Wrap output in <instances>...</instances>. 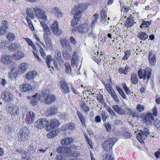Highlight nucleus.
<instances>
[{
	"mask_svg": "<svg viewBox=\"0 0 160 160\" xmlns=\"http://www.w3.org/2000/svg\"><path fill=\"white\" fill-rule=\"evenodd\" d=\"M70 148L66 146H60L57 149V151L58 152L62 154L68 153L70 152Z\"/></svg>",
	"mask_w": 160,
	"mask_h": 160,
	"instance_id": "19",
	"label": "nucleus"
},
{
	"mask_svg": "<svg viewBox=\"0 0 160 160\" xmlns=\"http://www.w3.org/2000/svg\"><path fill=\"white\" fill-rule=\"evenodd\" d=\"M32 88L31 85L28 83L21 84L20 86V90L22 92H26L30 91Z\"/></svg>",
	"mask_w": 160,
	"mask_h": 160,
	"instance_id": "16",
	"label": "nucleus"
},
{
	"mask_svg": "<svg viewBox=\"0 0 160 160\" xmlns=\"http://www.w3.org/2000/svg\"><path fill=\"white\" fill-rule=\"evenodd\" d=\"M68 51L66 49V50L63 51L62 52V55L65 59H68L71 57L70 55L68 52V51Z\"/></svg>",
	"mask_w": 160,
	"mask_h": 160,
	"instance_id": "43",
	"label": "nucleus"
},
{
	"mask_svg": "<svg viewBox=\"0 0 160 160\" xmlns=\"http://www.w3.org/2000/svg\"><path fill=\"white\" fill-rule=\"evenodd\" d=\"M152 70L150 68H146L143 70L139 69L138 71V75L140 79L148 80L150 77Z\"/></svg>",
	"mask_w": 160,
	"mask_h": 160,
	"instance_id": "2",
	"label": "nucleus"
},
{
	"mask_svg": "<svg viewBox=\"0 0 160 160\" xmlns=\"http://www.w3.org/2000/svg\"><path fill=\"white\" fill-rule=\"evenodd\" d=\"M55 131H53L52 132H49V134L48 133L47 135V136L48 138H52L54 137L56 135H54L55 133Z\"/></svg>",
	"mask_w": 160,
	"mask_h": 160,
	"instance_id": "63",
	"label": "nucleus"
},
{
	"mask_svg": "<svg viewBox=\"0 0 160 160\" xmlns=\"http://www.w3.org/2000/svg\"><path fill=\"white\" fill-rule=\"evenodd\" d=\"M107 18L106 13L105 10L103 9L101 11L100 18Z\"/></svg>",
	"mask_w": 160,
	"mask_h": 160,
	"instance_id": "60",
	"label": "nucleus"
},
{
	"mask_svg": "<svg viewBox=\"0 0 160 160\" xmlns=\"http://www.w3.org/2000/svg\"><path fill=\"white\" fill-rule=\"evenodd\" d=\"M51 33V32H44L43 34V38L44 40L45 44L48 48L51 49L52 48L53 46L52 41L50 38Z\"/></svg>",
	"mask_w": 160,
	"mask_h": 160,
	"instance_id": "7",
	"label": "nucleus"
},
{
	"mask_svg": "<svg viewBox=\"0 0 160 160\" xmlns=\"http://www.w3.org/2000/svg\"><path fill=\"white\" fill-rule=\"evenodd\" d=\"M140 134H142L143 138H146L147 137V135L150 134V132L148 128H144L143 130H140L139 131Z\"/></svg>",
	"mask_w": 160,
	"mask_h": 160,
	"instance_id": "31",
	"label": "nucleus"
},
{
	"mask_svg": "<svg viewBox=\"0 0 160 160\" xmlns=\"http://www.w3.org/2000/svg\"><path fill=\"white\" fill-rule=\"evenodd\" d=\"M79 56L76 52H75L73 55L71 60L72 66L74 67L77 64L79 61Z\"/></svg>",
	"mask_w": 160,
	"mask_h": 160,
	"instance_id": "20",
	"label": "nucleus"
},
{
	"mask_svg": "<svg viewBox=\"0 0 160 160\" xmlns=\"http://www.w3.org/2000/svg\"><path fill=\"white\" fill-rule=\"evenodd\" d=\"M61 88L63 90V92L64 93H67L69 92V88L67 83L64 82H61Z\"/></svg>",
	"mask_w": 160,
	"mask_h": 160,
	"instance_id": "33",
	"label": "nucleus"
},
{
	"mask_svg": "<svg viewBox=\"0 0 160 160\" xmlns=\"http://www.w3.org/2000/svg\"><path fill=\"white\" fill-rule=\"evenodd\" d=\"M151 24V23L149 21H142V23L141 25L140 26V27L141 28L142 27V26L143 27H147L149 25Z\"/></svg>",
	"mask_w": 160,
	"mask_h": 160,
	"instance_id": "49",
	"label": "nucleus"
},
{
	"mask_svg": "<svg viewBox=\"0 0 160 160\" xmlns=\"http://www.w3.org/2000/svg\"><path fill=\"white\" fill-rule=\"evenodd\" d=\"M59 121L56 119H52L50 121L49 123H48L47 128H49V130H52L59 126Z\"/></svg>",
	"mask_w": 160,
	"mask_h": 160,
	"instance_id": "11",
	"label": "nucleus"
},
{
	"mask_svg": "<svg viewBox=\"0 0 160 160\" xmlns=\"http://www.w3.org/2000/svg\"><path fill=\"white\" fill-rule=\"evenodd\" d=\"M33 11L36 16L38 18L43 19L44 21H47V17L45 14V12L38 8H34Z\"/></svg>",
	"mask_w": 160,
	"mask_h": 160,
	"instance_id": "9",
	"label": "nucleus"
},
{
	"mask_svg": "<svg viewBox=\"0 0 160 160\" xmlns=\"http://www.w3.org/2000/svg\"><path fill=\"white\" fill-rule=\"evenodd\" d=\"M28 129L26 127L22 128L18 136V140L21 141H25L28 138Z\"/></svg>",
	"mask_w": 160,
	"mask_h": 160,
	"instance_id": "6",
	"label": "nucleus"
},
{
	"mask_svg": "<svg viewBox=\"0 0 160 160\" xmlns=\"http://www.w3.org/2000/svg\"><path fill=\"white\" fill-rule=\"evenodd\" d=\"M90 26L87 23L82 24L79 26L78 31L79 32L83 34L87 33L89 30Z\"/></svg>",
	"mask_w": 160,
	"mask_h": 160,
	"instance_id": "13",
	"label": "nucleus"
},
{
	"mask_svg": "<svg viewBox=\"0 0 160 160\" xmlns=\"http://www.w3.org/2000/svg\"><path fill=\"white\" fill-rule=\"evenodd\" d=\"M46 58V62L48 67L50 68L51 67L50 64V62L52 61V58L51 56L50 55H48L45 58Z\"/></svg>",
	"mask_w": 160,
	"mask_h": 160,
	"instance_id": "41",
	"label": "nucleus"
},
{
	"mask_svg": "<svg viewBox=\"0 0 160 160\" xmlns=\"http://www.w3.org/2000/svg\"><path fill=\"white\" fill-rule=\"evenodd\" d=\"M48 112L50 115H52L56 114L58 112V110L56 108L52 107L50 108Z\"/></svg>",
	"mask_w": 160,
	"mask_h": 160,
	"instance_id": "45",
	"label": "nucleus"
},
{
	"mask_svg": "<svg viewBox=\"0 0 160 160\" xmlns=\"http://www.w3.org/2000/svg\"><path fill=\"white\" fill-rule=\"evenodd\" d=\"M35 114L33 112H28L26 116L25 122L27 123L31 124L35 120Z\"/></svg>",
	"mask_w": 160,
	"mask_h": 160,
	"instance_id": "10",
	"label": "nucleus"
},
{
	"mask_svg": "<svg viewBox=\"0 0 160 160\" xmlns=\"http://www.w3.org/2000/svg\"><path fill=\"white\" fill-rule=\"evenodd\" d=\"M54 56L58 62H61L62 61V58L61 55V52L58 50L55 51Z\"/></svg>",
	"mask_w": 160,
	"mask_h": 160,
	"instance_id": "35",
	"label": "nucleus"
},
{
	"mask_svg": "<svg viewBox=\"0 0 160 160\" xmlns=\"http://www.w3.org/2000/svg\"><path fill=\"white\" fill-rule=\"evenodd\" d=\"M103 160H114L112 152H107L103 156Z\"/></svg>",
	"mask_w": 160,
	"mask_h": 160,
	"instance_id": "36",
	"label": "nucleus"
},
{
	"mask_svg": "<svg viewBox=\"0 0 160 160\" xmlns=\"http://www.w3.org/2000/svg\"><path fill=\"white\" fill-rule=\"evenodd\" d=\"M12 57L8 55H5L2 57L1 62L4 64H8L12 60Z\"/></svg>",
	"mask_w": 160,
	"mask_h": 160,
	"instance_id": "17",
	"label": "nucleus"
},
{
	"mask_svg": "<svg viewBox=\"0 0 160 160\" xmlns=\"http://www.w3.org/2000/svg\"><path fill=\"white\" fill-rule=\"evenodd\" d=\"M49 93V92L48 90H44L42 92V94H41L40 96H39V97H45V95H46V96L47 97V95L49 94H48Z\"/></svg>",
	"mask_w": 160,
	"mask_h": 160,
	"instance_id": "59",
	"label": "nucleus"
},
{
	"mask_svg": "<svg viewBox=\"0 0 160 160\" xmlns=\"http://www.w3.org/2000/svg\"><path fill=\"white\" fill-rule=\"evenodd\" d=\"M81 106L82 109L85 112H88L89 110V108L84 103H82L81 105Z\"/></svg>",
	"mask_w": 160,
	"mask_h": 160,
	"instance_id": "55",
	"label": "nucleus"
},
{
	"mask_svg": "<svg viewBox=\"0 0 160 160\" xmlns=\"http://www.w3.org/2000/svg\"><path fill=\"white\" fill-rule=\"evenodd\" d=\"M130 69V68L127 66V65L124 68H119L118 72L120 74L124 73L126 74L128 72H129Z\"/></svg>",
	"mask_w": 160,
	"mask_h": 160,
	"instance_id": "30",
	"label": "nucleus"
},
{
	"mask_svg": "<svg viewBox=\"0 0 160 160\" xmlns=\"http://www.w3.org/2000/svg\"><path fill=\"white\" fill-rule=\"evenodd\" d=\"M2 95L4 96V99L7 101L10 102L13 99V97L10 92L5 91L3 92Z\"/></svg>",
	"mask_w": 160,
	"mask_h": 160,
	"instance_id": "15",
	"label": "nucleus"
},
{
	"mask_svg": "<svg viewBox=\"0 0 160 160\" xmlns=\"http://www.w3.org/2000/svg\"><path fill=\"white\" fill-rule=\"evenodd\" d=\"M15 152H17L18 154H21L25 155L26 153V152L23 150L22 149H16L15 150Z\"/></svg>",
	"mask_w": 160,
	"mask_h": 160,
	"instance_id": "53",
	"label": "nucleus"
},
{
	"mask_svg": "<svg viewBox=\"0 0 160 160\" xmlns=\"http://www.w3.org/2000/svg\"><path fill=\"white\" fill-rule=\"evenodd\" d=\"M24 56L23 53L22 51H19L15 54L14 55V58L16 60H19L22 58Z\"/></svg>",
	"mask_w": 160,
	"mask_h": 160,
	"instance_id": "38",
	"label": "nucleus"
},
{
	"mask_svg": "<svg viewBox=\"0 0 160 160\" xmlns=\"http://www.w3.org/2000/svg\"><path fill=\"white\" fill-rule=\"evenodd\" d=\"M51 30L55 34L57 33L58 30V22L56 21H54L53 23L51 26L50 27Z\"/></svg>",
	"mask_w": 160,
	"mask_h": 160,
	"instance_id": "25",
	"label": "nucleus"
},
{
	"mask_svg": "<svg viewBox=\"0 0 160 160\" xmlns=\"http://www.w3.org/2000/svg\"><path fill=\"white\" fill-rule=\"evenodd\" d=\"M52 13L58 17H61L62 16V14L61 12V10L57 8H53L52 10Z\"/></svg>",
	"mask_w": 160,
	"mask_h": 160,
	"instance_id": "27",
	"label": "nucleus"
},
{
	"mask_svg": "<svg viewBox=\"0 0 160 160\" xmlns=\"http://www.w3.org/2000/svg\"><path fill=\"white\" fill-rule=\"evenodd\" d=\"M19 68L24 72L28 67V65L25 63H22L19 66Z\"/></svg>",
	"mask_w": 160,
	"mask_h": 160,
	"instance_id": "42",
	"label": "nucleus"
},
{
	"mask_svg": "<svg viewBox=\"0 0 160 160\" xmlns=\"http://www.w3.org/2000/svg\"><path fill=\"white\" fill-rule=\"evenodd\" d=\"M73 141L72 138H66L61 141V143L62 145H67L72 143Z\"/></svg>",
	"mask_w": 160,
	"mask_h": 160,
	"instance_id": "28",
	"label": "nucleus"
},
{
	"mask_svg": "<svg viewBox=\"0 0 160 160\" xmlns=\"http://www.w3.org/2000/svg\"><path fill=\"white\" fill-rule=\"evenodd\" d=\"M117 140L115 138H108L107 140L105 141L104 143L102 144V147L107 152H110L112 150V148L114 145Z\"/></svg>",
	"mask_w": 160,
	"mask_h": 160,
	"instance_id": "3",
	"label": "nucleus"
},
{
	"mask_svg": "<svg viewBox=\"0 0 160 160\" xmlns=\"http://www.w3.org/2000/svg\"><path fill=\"white\" fill-rule=\"evenodd\" d=\"M136 108L138 112H140L144 110V107L143 105L140 104H138L136 107Z\"/></svg>",
	"mask_w": 160,
	"mask_h": 160,
	"instance_id": "51",
	"label": "nucleus"
},
{
	"mask_svg": "<svg viewBox=\"0 0 160 160\" xmlns=\"http://www.w3.org/2000/svg\"><path fill=\"white\" fill-rule=\"evenodd\" d=\"M18 73V72H15L14 71L12 70L9 73V76L12 78H16L17 76Z\"/></svg>",
	"mask_w": 160,
	"mask_h": 160,
	"instance_id": "48",
	"label": "nucleus"
},
{
	"mask_svg": "<svg viewBox=\"0 0 160 160\" xmlns=\"http://www.w3.org/2000/svg\"><path fill=\"white\" fill-rule=\"evenodd\" d=\"M60 42L62 47L68 51H71L72 48L69 42L66 39H61Z\"/></svg>",
	"mask_w": 160,
	"mask_h": 160,
	"instance_id": "14",
	"label": "nucleus"
},
{
	"mask_svg": "<svg viewBox=\"0 0 160 160\" xmlns=\"http://www.w3.org/2000/svg\"><path fill=\"white\" fill-rule=\"evenodd\" d=\"M141 118L142 123L145 125H148L152 123L154 120V117L152 113H143L141 115Z\"/></svg>",
	"mask_w": 160,
	"mask_h": 160,
	"instance_id": "4",
	"label": "nucleus"
},
{
	"mask_svg": "<svg viewBox=\"0 0 160 160\" xmlns=\"http://www.w3.org/2000/svg\"><path fill=\"white\" fill-rule=\"evenodd\" d=\"M137 37L141 40H145L148 38V36L146 32L141 31L138 33Z\"/></svg>",
	"mask_w": 160,
	"mask_h": 160,
	"instance_id": "32",
	"label": "nucleus"
},
{
	"mask_svg": "<svg viewBox=\"0 0 160 160\" xmlns=\"http://www.w3.org/2000/svg\"><path fill=\"white\" fill-rule=\"evenodd\" d=\"M101 115L102 116V120L103 122L105 121L108 118V117L107 115V113L105 112H103L101 113Z\"/></svg>",
	"mask_w": 160,
	"mask_h": 160,
	"instance_id": "62",
	"label": "nucleus"
},
{
	"mask_svg": "<svg viewBox=\"0 0 160 160\" xmlns=\"http://www.w3.org/2000/svg\"><path fill=\"white\" fill-rule=\"evenodd\" d=\"M122 134L124 136V138L126 139H128L130 137V133L126 131H123L122 132Z\"/></svg>",
	"mask_w": 160,
	"mask_h": 160,
	"instance_id": "54",
	"label": "nucleus"
},
{
	"mask_svg": "<svg viewBox=\"0 0 160 160\" xmlns=\"http://www.w3.org/2000/svg\"><path fill=\"white\" fill-rule=\"evenodd\" d=\"M137 139L138 141H139L141 143H142L143 142V140H145L146 138H143L142 137V134H140V133L139 132L138 133V135L137 137Z\"/></svg>",
	"mask_w": 160,
	"mask_h": 160,
	"instance_id": "52",
	"label": "nucleus"
},
{
	"mask_svg": "<svg viewBox=\"0 0 160 160\" xmlns=\"http://www.w3.org/2000/svg\"><path fill=\"white\" fill-rule=\"evenodd\" d=\"M44 21H40V24L42 25L43 29L44 32H51L50 31L49 28L47 25L45 23Z\"/></svg>",
	"mask_w": 160,
	"mask_h": 160,
	"instance_id": "37",
	"label": "nucleus"
},
{
	"mask_svg": "<svg viewBox=\"0 0 160 160\" xmlns=\"http://www.w3.org/2000/svg\"><path fill=\"white\" fill-rule=\"evenodd\" d=\"M36 151V148L34 147L32 144H30L28 147V151L29 152L33 153Z\"/></svg>",
	"mask_w": 160,
	"mask_h": 160,
	"instance_id": "46",
	"label": "nucleus"
},
{
	"mask_svg": "<svg viewBox=\"0 0 160 160\" xmlns=\"http://www.w3.org/2000/svg\"><path fill=\"white\" fill-rule=\"evenodd\" d=\"M5 132L7 133H9L12 132L13 128L12 127L10 126H7L5 127Z\"/></svg>",
	"mask_w": 160,
	"mask_h": 160,
	"instance_id": "58",
	"label": "nucleus"
},
{
	"mask_svg": "<svg viewBox=\"0 0 160 160\" xmlns=\"http://www.w3.org/2000/svg\"><path fill=\"white\" fill-rule=\"evenodd\" d=\"M97 54L96 55L95 53H94V58L93 59L96 62H97L98 64H99V63L101 62V61L102 58V55L101 54L99 55V52H97Z\"/></svg>",
	"mask_w": 160,
	"mask_h": 160,
	"instance_id": "34",
	"label": "nucleus"
},
{
	"mask_svg": "<svg viewBox=\"0 0 160 160\" xmlns=\"http://www.w3.org/2000/svg\"><path fill=\"white\" fill-rule=\"evenodd\" d=\"M97 99L99 102H102L103 101V96L100 93L97 94Z\"/></svg>",
	"mask_w": 160,
	"mask_h": 160,
	"instance_id": "61",
	"label": "nucleus"
},
{
	"mask_svg": "<svg viewBox=\"0 0 160 160\" xmlns=\"http://www.w3.org/2000/svg\"><path fill=\"white\" fill-rule=\"evenodd\" d=\"M148 59L150 64L151 65H154L155 64L156 62V59L155 55H152V52H149Z\"/></svg>",
	"mask_w": 160,
	"mask_h": 160,
	"instance_id": "23",
	"label": "nucleus"
},
{
	"mask_svg": "<svg viewBox=\"0 0 160 160\" xmlns=\"http://www.w3.org/2000/svg\"><path fill=\"white\" fill-rule=\"evenodd\" d=\"M154 125L158 129H160V121L158 119H156L154 122Z\"/></svg>",
	"mask_w": 160,
	"mask_h": 160,
	"instance_id": "57",
	"label": "nucleus"
},
{
	"mask_svg": "<svg viewBox=\"0 0 160 160\" xmlns=\"http://www.w3.org/2000/svg\"><path fill=\"white\" fill-rule=\"evenodd\" d=\"M39 96L37 94L33 95L30 99L31 104L34 106L37 104L39 100Z\"/></svg>",
	"mask_w": 160,
	"mask_h": 160,
	"instance_id": "24",
	"label": "nucleus"
},
{
	"mask_svg": "<svg viewBox=\"0 0 160 160\" xmlns=\"http://www.w3.org/2000/svg\"><path fill=\"white\" fill-rule=\"evenodd\" d=\"M39 51L43 58H45L46 57V54L44 50L41 46L40 47Z\"/></svg>",
	"mask_w": 160,
	"mask_h": 160,
	"instance_id": "56",
	"label": "nucleus"
},
{
	"mask_svg": "<svg viewBox=\"0 0 160 160\" xmlns=\"http://www.w3.org/2000/svg\"><path fill=\"white\" fill-rule=\"evenodd\" d=\"M125 55L122 57V59L123 60H127L128 58L130 56L131 51L130 50H127L124 52Z\"/></svg>",
	"mask_w": 160,
	"mask_h": 160,
	"instance_id": "47",
	"label": "nucleus"
},
{
	"mask_svg": "<svg viewBox=\"0 0 160 160\" xmlns=\"http://www.w3.org/2000/svg\"><path fill=\"white\" fill-rule=\"evenodd\" d=\"M56 100V97L52 95L49 94L47 95V97L45 99V102L47 104H50L54 102Z\"/></svg>",
	"mask_w": 160,
	"mask_h": 160,
	"instance_id": "18",
	"label": "nucleus"
},
{
	"mask_svg": "<svg viewBox=\"0 0 160 160\" xmlns=\"http://www.w3.org/2000/svg\"><path fill=\"white\" fill-rule=\"evenodd\" d=\"M108 92L111 94L112 97L116 102H118L119 101V99L113 89Z\"/></svg>",
	"mask_w": 160,
	"mask_h": 160,
	"instance_id": "39",
	"label": "nucleus"
},
{
	"mask_svg": "<svg viewBox=\"0 0 160 160\" xmlns=\"http://www.w3.org/2000/svg\"><path fill=\"white\" fill-rule=\"evenodd\" d=\"M134 20L132 15H130L128 18L125 22V26L127 27H130L133 25Z\"/></svg>",
	"mask_w": 160,
	"mask_h": 160,
	"instance_id": "22",
	"label": "nucleus"
},
{
	"mask_svg": "<svg viewBox=\"0 0 160 160\" xmlns=\"http://www.w3.org/2000/svg\"><path fill=\"white\" fill-rule=\"evenodd\" d=\"M48 121L45 118H41L34 123V126L38 129H41L45 127H47Z\"/></svg>",
	"mask_w": 160,
	"mask_h": 160,
	"instance_id": "8",
	"label": "nucleus"
},
{
	"mask_svg": "<svg viewBox=\"0 0 160 160\" xmlns=\"http://www.w3.org/2000/svg\"><path fill=\"white\" fill-rule=\"evenodd\" d=\"M37 75V72L35 71L27 72L26 74V78L27 79H31L33 78Z\"/></svg>",
	"mask_w": 160,
	"mask_h": 160,
	"instance_id": "26",
	"label": "nucleus"
},
{
	"mask_svg": "<svg viewBox=\"0 0 160 160\" xmlns=\"http://www.w3.org/2000/svg\"><path fill=\"white\" fill-rule=\"evenodd\" d=\"M107 18H100L101 22L104 25H107L108 23V21L107 20Z\"/></svg>",
	"mask_w": 160,
	"mask_h": 160,
	"instance_id": "64",
	"label": "nucleus"
},
{
	"mask_svg": "<svg viewBox=\"0 0 160 160\" xmlns=\"http://www.w3.org/2000/svg\"><path fill=\"white\" fill-rule=\"evenodd\" d=\"M87 8L86 6L84 4H78L74 7L72 11L74 17L71 22L72 26H74L78 23L82 17V12Z\"/></svg>",
	"mask_w": 160,
	"mask_h": 160,
	"instance_id": "1",
	"label": "nucleus"
},
{
	"mask_svg": "<svg viewBox=\"0 0 160 160\" xmlns=\"http://www.w3.org/2000/svg\"><path fill=\"white\" fill-rule=\"evenodd\" d=\"M6 109L12 116H15L19 113V109L18 107L12 103H9L7 106Z\"/></svg>",
	"mask_w": 160,
	"mask_h": 160,
	"instance_id": "5",
	"label": "nucleus"
},
{
	"mask_svg": "<svg viewBox=\"0 0 160 160\" xmlns=\"http://www.w3.org/2000/svg\"><path fill=\"white\" fill-rule=\"evenodd\" d=\"M7 38L9 41H12L14 39L15 36L12 33L9 32L8 33Z\"/></svg>",
	"mask_w": 160,
	"mask_h": 160,
	"instance_id": "44",
	"label": "nucleus"
},
{
	"mask_svg": "<svg viewBox=\"0 0 160 160\" xmlns=\"http://www.w3.org/2000/svg\"><path fill=\"white\" fill-rule=\"evenodd\" d=\"M66 67V72L70 74L72 71L70 65L68 63H66L65 64Z\"/></svg>",
	"mask_w": 160,
	"mask_h": 160,
	"instance_id": "50",
	"label": "nucleus"
},
{
	"mask_svg": "<svg viewBox=\"0 0 160 160\" xmlns=\"http://www.w3.org/2000/svg\"><path fill=\"white\" fill-rule=\"evenodd\" d=\"M112 108L119 114L123 115L125 113V112L122 108L119 107L118 105H113Z\"/></svg>",
	"mask_w": 160,
	"mask_h": 160,
	"instance_id": "21",
	"label": "nucleus"
},
{
	"mask_svg": "<svg viewBox=\"0 0 160 160\" xmlns=\"http://www.w3.org/2000/svg\"><path fill=\"white\" fill-rule=\"evenodd\" d=\"M19 47V44L17 43H14L11 44L8 47V49L9 50L13 51L17 50Z\"/></svg>",
	"mask_w": 160,
	"mask_h": 160,
	"instance_id": "40",
	"label": "nucleus"
},
{
	"mask_svg": "<svg viewBox=\"0 0 160 160\" xmlns=\"http://www.w3.org/2000/svg\"><path fill=\"white\" fill-rule=\"evenodd\" d=\"M1 26L0 27V35L4 34L8 29V24L5 20H3L1 23Z\"/></svg>",
	"mask_w": 160,
	"mask_h": 160,
	"instance_id": "12",
	"label": "nucleus"
},
{
	"mask_svg": "<svg viewBox=\"0 0 160 160\" xmlns=\"http://www.w3.org/2000/svg\"><path fill=\"white\" fill-rule=\"evenodd\" d=\"M131 82L134 84H136L138 83V79L136 73H133L131 76Z\"/></svg>",
	"mask_w": 160,
	"mask_h": 160,
	"instance_id": "29",
	"label": "nucleus"
}]
</instances>
